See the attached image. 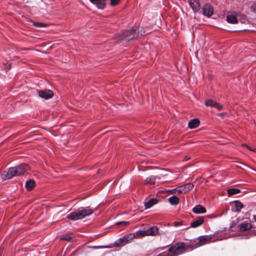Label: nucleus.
Wrapping results in <instances>:
<instances>
[{"label": "nucleus", "instance_id": "obj_26", "mask_svg": "<svg viewBox=\"0 0 256 256\" xmlns=\"http://www.w3.org/2000/svg\"><path fill=\"white\" fill-rule=\"evenodd\" d=\"M121 0H110V4L112 6H116L118 5Z\"/></svg>", "mask_w": 256, "mask_h": 256}, {"label": "nucleus", "instance_id": "obj_31", "mask_svg": "<svg viewBox=\"0 0 256 256\" xmlns=\"http://www.w3.org/2000/svg\"><path fill=\"white\" fill-rule=\"evenodd\" d=\"M178 193H181L183 191L184 192V190H183V188H182V186H180L179 188H177V190H176Z\"/></svg>", "mask_w": 256, "mask_h": 256}, {"label": "nucleus", "instance_id": "obj_33", "mask_svg": "<svg viewBox=\"0 0 256 256\" xmlns=\"http://www.w3.org/2000/svg\"><path fill=\"white\" fill-rule=\"evenodd\" d=\"M189 159H190V157H188V156H184V160H186Z\"/></svg>", "mask_w": 256, "mask_h": 256}, {"label": "nucleus", "instance_id": "obj_14", "mask_svg": "<svg viewBox=\"0 0 256 256\" xmlns=\"http://www.w3.org/2000/svg\"><path fill=\"white\" fill-rule=\"evenodd\" d=\"M204 222V218L202 216H199L190 224L192 228H196L202 225Z\"/></svg>", "mask_w": 256, "mask_h": 256}, {"label": "nucleus", "instance_id": "obj_21", "mask_svg": "<svg viewBox=\"0 0 256 256\" xmlns=\"http://www.w3.org/2000/svg\"><path fill=\"white\" fill-rule=\"evenodd\" d=\"M156 178L155 176H150L148 177L144 182L145 184H150V185H152L154 184L156 182Z\"/></svg>", "mask_w": 256, "mask_h": 256}, {"label": "nucleus", "instance_id": "obj_12", "mask_svg": "<svg viewBox=\"0 0 256 256\" xmlns=\"http://www.w3.org/2000/svg\"><path fill=\"white\" fill-rule=\"evenodd\" d=\"M92 4L96 5L99 9H104L106 6V0H90Z\"/></svg>", "mask_w": 256, "mask_h": 256}, {"label": "nucleus", "instance_id": "obj_36", "mask_svg": "<svg viewBox=\"0 0 256 256\" xmlns=\"http://www.w3.org/2000/svg\"><path fill=\"white\" fill-rule=\"evenodd\" d=\"M10 66V64H6V68H8Z\"/></svg>", "mask_w": 256, "mask_h": 256}, {"label": "nucleus", "instance_id": "obj_5", "mask_svg": "<svg viewBox=\"0 0 256 256\" xmlns=\"http://www.w3.org/2000/svg\"><path fill=\"white\" fill-rule=\"evenodd\" d=\"M138 28H132L123 32L122 37L126 40L129 41L138 36Z\"/></svg>", "mask_w": 256, "mask_h": 256}, {"label": "nucleus", "instance_id": "obj_2", "mask_svg": "<svg viewBox=\"0 0 256 256\" xmlns=\"http://www.w3.org/2000/svg\"><path fill=\"white\" fill-rule=\"evenodd\" d=\"M184 242H177L168 248L167 251L158 254V256H178L186 252Z\"/></svg>", "mask_w": 256, "mask_h": 256}, {"label": "nucleus", "instance_id": "obj_37", "mask_svg": "<svg viewBox=\"0 0 256 256\" xmlns=\"http://www.w3.org/2000/svg\"><path fill=\"white\" fill-rule=\"evenodd\" d=\"M224 114V113H220V114H218V115L220 116H222Z\"/></svg>", "mask_w": 256, "mask_h": 256}, {"label": "nucleus", "instance_id": "obj_22", "mask_svg": "<svg viewBox=\"0 0 256 256\" xmlns=\"http://www.w3.org/2000/svg\"><path fill=\"white\" fill-rule=\"evenodd\" d=\"M234 210L236 212H240L244 207L242 204L238 200L234 202Z\"/></svg>", "mask_w": 256, "mask_h": 256}, {"label": "nucleus", "instance_id": "obj_28", "mask_svg": "<svg viewBox=\"0 0 256 256\" xmlns=\"http://www.w3.org/2000/svg\"><path fill=\"white\" fill-rule=\"evenodd\" d=\"M128 224V222L126 221H122V222H117L116 224L118 226H126Z\"/></svg>", "mask_w": 256, "mask_h": 256}, {"label": "nucleus", "instance_id": "obj_1", "mask_svg": "<svg viewBox=\"0 0 256 256\" xmlns=\"http://www.w3.org/2000/svg\"><path fill=\"white\" fill-rule=\"evenodd\" d=\"M29 168L30 166L28 164H22L17 166L9 168L8 171L3 172L1 178L3 180L10 179L14 176L22 174Z\"/></svg>", "mask_w": 256, "mask_h": 256}, {"label": "nucleus", "instance_id": "obj_39", "mask_svg": "<svg viewBox=\"0 0 256 256\" xmlns=\"http://www.w3.org/2000/svg\"><path fill=\"white\" fill-rule=\"evenodd\" d=\"M2 255V250H0V256Z\"/></svg>", "mask_w": 256, "mask_h": 256}, {"label": "nucleus", "instance_id": "obj_7", "mask_svg": "<svg viewBox=\"0 0 256 256\" xmlns=\"http://www.w3.org/2000/svg\"><path fill=\"white\" fill-rule=\"evenodd\" d=\"M252 227V225L250 222L244 221L238 224V230L244 232L250 230Z\"/></svg>", "mask_w": 256, "mask_h": 256}, {"label": "nucleus", "instance_id": "obj_34", "mask_svg": "<svg viewBox=\"0 0 256 256\" xmlns=\"http://www.w3.org/2000/svg\"><path fill=\"white\" fill-rule=\"evenodd\" d=\"M176 190H177V188H176V189L172 190H171V192H172V193H174V192H176Z\"/></svg>", "mask_w": 256, "mask_h": 256}, {"label": "nucleus", "instance_id": "obj_9", "mask_svg": "<svg viewBox=\"0 0 256 256\" xmlns=\"http://www.w3.org/2000/svg\"><path fill=\"white\" fill-rule=\"evenodd\" d=\"M38 94L40 97L46 100L54 96L52 92L50 90H40Z\"/></svg>", "mask_w": 256, "mask_h": 256}, {"label": "nucleus", "instance_id": "obj_18", "mask_svg": "<svg viewBox=\"0 0 256 256\" xmlns=\"http://www.w3.org/2000/svg\"><path fill=\"white\" fill-rule=\"evenodd\" d=\"M158 200L157 198H151L148 202H144V206L146 209L150 208L154 205L156 204Z\"/></svg>", "mask_w": 256, "mask_h": 256}, {"label": "nucleus", "instance_id": "obj_16", "mask_svg": "<svg viewBox=\"0 0 256 256\" xmlns=\"http://www.w3.org/2000/svg\"><path fill=\"white\" fill-rule=\"evenodd\" d=\"M200 124V122L198 118H194L190 120L188 124V127L190 129L198 128Z\"/></svg>", "mask_w": 256, "mask_h": 256}, {"label": "nucleus", "instance_id": "obj_15", "mask_svg": "<svg viewBox=\"0 0 256 256\" xmlns=\"http://www.w3.org/2000/svg\"><path fill=\"white\" fill-rule=\"evenodd\" d=\"M192 212L196 214H204L206 210V208L202 205L198 204L192 208Z\"/></svg>", "mask_w": 256, "mask_h": 256}, {"label": "nucleus", "instance_id": "obj_30", "mask_svg": "<svg viewBox=\"0 0 256 256\" xmlns=\"http://www.w3.org/2000/svg\"><path fill=\"white\" fill-rule=\"evenodd\" d=\"M182 222H176L174 223V226H180L182 225Z\"/></svg>", "mask_w": 256, "mask_h": 256}, {"label": "nucleus", "instance_id": "obj_32", "mask_svg": "<svg viewBox=\"0 0 256 256\" xmlns=\"http://www.w3.org/2000/svg\"><path fill=\"white\" fill-rule=\"evenodd\" d=\"M34 25L37 27H42L43 26V24L42 23H40V22L35 23Z\"/></svg>", "mask_w": 256, "mask_h": 256}, {"label": "nucleus", "instance_id": "obj_38", "mask_svg": "<svg viewBox=\"0 0 256 256\" xmlns=\"http://www.w3.org/2000/svg\"><path fill=\"white\" fill-rule=\"evenodd\" d=\"M250 150L254 151V152H256V149H254V150H251V149H250Z\"/></svg>", "mask_w": 256, "mask_h": 256}, {"label": "nucleus", "instance_id": "obj_24", "mask_svg": "<svg viewBox=\"0 0 256 256\" xmlns=\"http://www.w3.org/2000/svg\"><path fill=\"white\" fill-rule=\"evenodd\" d=\"M182 188H183V190H184V193H186L192 189L194 188V184L191 183H188L185 185L182 186Z\"/></svg>", "mask_w": 256, "mask_h": 256}, {"label": "nucleus", "instance_id": "obj_27", "mask_svg": "<svg viewBox=\"0 0 256 256\" xmlns=\"http://www.w3.org/2000/svg\"><path fill=\"white\" fill-rule=\"evenodd\" d=\"M250 10L252 12L256 14V2L251 6Z\"/></svg>", "mask_w": 256, "mask_h": 256}, {"label": "nucleus", "instance_id": "obj_11", "mask_svg": "<svg viewBox=\"0 0 256 256\" xmlns=\"http://www.w3.org/2000/svg\"><path fill=\"white\" fill-rule=\"evenodd\" d=\"M188 4L194 12H197L200 10L199 0H189Z\"/></svg>", "mask_w": 256, "mask_h": 256}, {"label": "nucleus", "instance_id": "obj_8", "mask_svg": "<svg viewBox=\"0 0 256 256\" xmlns=\"http://www.w3.org/2000/svg\"><path fill=\"white\" fill-rule=\"evenodd\" d=\"M204 104L206 106L214 107L218 110H221L223 108L222 105L211 99L206 100Z\"/></svg>", "mask_w": 256, "mask_h": 256}, {"label": "nucleus", "instance_id": "obj_10", "mask_svg": "<svg viewBox=\"0 0 256 256\" xmlns=\"http://www.w3.org/2000/svg\"><path fill=\"white\" fill-rule=\"evenodd\" d=\"M202 10L204 14L208 17H210L213 14V8L211 5L209 4H206L204 6Z\"/></svg>", "mask_w": 256, "mask_h": 256}, {"label": "nucleus", "instance_id": "obj_13", "mask_svg": "<svg viewBox=\"0 0 256 256\" xmlns=\"http://www.w3.org/2000/svg\"><path fill=\"white\" fill-rule=\"evenodd\" d=\"M158 228L156 226H153L150 228L146 230H144L143 232L146 233V235L148 236H156L158 234Z\"/></svg>", "mask_w": 256, "mask_h": 256}, {"label": "nucleus", "instance_id": "obj_25", "mask_svg": "<svg viewBox=\"0 0 256 256\" xmlns=\"http://www.w3.org/2000/svg\"><path fill=\"white\" fill-rule=\"evenodd\" d=\"M240 192V190L239 189L234 188H230L228 190V195H230V196L238 194Z\"/></svg>", "mask_w": 256, "mask_h": 256}, {"label": "nucleus", "instance_id": "obj_20", "mask_svg": "<svg viewBox=\"0 0 256 256\" xmlns=\"http://www.w3.org/2000/svg\"><path fill=\"white\" fill-rule=\"evenodd\" d=\"M168 200L169 202L172 205H177L180 202L179 198L176 196H173L170 197Z\"/></svg>", "mask_w": 256, "mask_h": 256}, {"label": "nucleus", "instance_id": "obj_29", "mask_svg": "<svg viewBox=\"0 0 256 256\" xmlns=\"http://www.w3.org/2000/svg\"><path fill=\"white\" fill-rule=\"evenodd\" d=\"M144 230H139V231H138L136 232V234L138 236H146V233H144L143 232Z\"/></svg>", "mask_w": 256, "mask_h": 256}, {"label": "nucleus", "instance_id": "obj_3", "mask_svg": "<svg viewBox=\"0 0 256 256\" xmlns=\"http://www.w3.org/2000/svg\"><path fill=\"white\" fill-rule=\"evenodd\" d=\"M210 240L211 236H200L198 241L196 242L188 243L184 242L186 252L208 243Z\"/></svg>", "mask_w": 256, "mask_h": 256}, {"label": "nucleus", "instance_id": "obj_17", "mask_svg": "<svg viewBox=\"0 0 256 256\" xmlns=\"http://www.w3.org/2000/svg\"><path fill=\"white\" fill-rule=\"evenodd\" d=\"M226 21L230 24H236L238 22V19L235 15L232 14H228L226 16Z\"/></svg>", "mask_w": 256, "mask_h": 256}, {"label": "nucleus", "instance_id": "obj_4", "mask_svg": "<svg viewBox=\"0 0 256 256\" xmlns=\"http://www.w3.org/2000/svg\"><path fill=\"white\" fill-rule=\"evenodd\" d=\"M93 212V210L88 206L70 213L67 216V218L72 220H77L90 215Z\"/></svg>", "mask_w": 256, "mask_h": 256}, {"label": "nucleus", "instance_id": "obj_35", "mask_svg": "<svg viewBox=\"0 0 256 256\" xmlns=\"http://www.w3.org/2000/svg\"><path fill=\"white\" fill-rule=\"evenodd\" d=\"M253 219L254 220V222H256V215L253 216Z\"/></svg>", "mask_w": 256, "mask_h": 256}, {"label": "nucleus", "instance_id": "obj_19", "mask_svg": "<svg viewBox=\"0 0 256 256\" xmlns=\"http://www.w3.org/2000/svg\"><path fill=\"white\" fill-rule=\"evenodd\" d=\"M35 182L34 180H30L26 183V188L28 190H31L35 186Z\"/></svg>", "mask_w": 256, "mask_h": 256}, {"label": "nucleus", "instance_id": "obj_6", "mask_svg": "<svg viewBox=\"0 0 256 256\" xmlns=\"http://www.w3.org/2000/svg\"><path fill=\"white\" fill-rule=\"evenodd\" d=\"M135 236L134 234H128L122 238L118 239L115 242L116 246H118L120 245H124L130 240H132L134 238Z\"/></svg>", "mask_w": 256, "mask_h": 256}, {"label": "nucleus", "instance_id": "obj_23", "mask_svg": "<svg viewBox=\"0 0 256 256\" xmlns=\"http://www.w3.org/2000/svg\"><path fill=\"white\" fill-rule=\"evenodd\" d=\"M73 234L71 233L66 234H64L60 238L61 240H67L68 242H72L74 240Z\"/></svg>", "mask_w": 256, "mask_h": 256}]
</instances>
